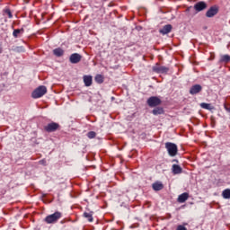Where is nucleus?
I'll return each instance as SVG.
<instances>
[{"label":"nucleus","mask_w":230,"mask_h":230,"mask_svg":"<svg viewBox=\"0 0 230 230\" xmlns=\"http://www.w3.org/2000/svg\"><path fill=\"white\" fill-rule=\"evenodd\" d=\"M60 218H62V214L59 211H56L54 214L47 216L44 222L46 224H57Z\"/></svg>","instance_id":"nucleus-1"},{"label":"nucleus","mask_w":230,"mask_h":230,"mask_svg":"<svg viewBox=\"0 0 230 230\" xmlns=\"http://www.w3.org/2000/svg\"><path fill=\"white\" fill-rule=\"evenodd\" d=\"M165 148L171 157H175V155H177V153L179 152L177 145L172 142H166Z\"/></svg>","instance_id":"nucleus-2"},{"label":"nucleus","mask_w":230,"mask_h":230,"mask_svg":"<svg viewBox=\"0 0 230 230\" xmlns=\"http://www.w3.org/2000/svg\"><path fill=\"white\" fill-rule=\"evenodd\" d=\"M48 93V88H46V86L41 85L39 86L38 88H36L32 93H31V97L34 99L37 98H42V96H44V94H46Z\"/></svg>","instance_id":"nucleus-3"},{"label":"nucleus","mask_w":230,"mask_h":230,"mask_svg":"<svg viewBox=\"0 0 230 230\" xmlns=\"http://www.w3.org/2000/svg\"><path fill=\"white\" fill-rule=\"evenodd\" d=\"M163 103V101L157 96H152L147 99V105L149 107H159Z\"/></svg>","instance_id":"nucleus-4"},{"label":"nucleus","mask_w":230,"mask_h":230,"mask_svg":"<svg viewBox=\"0 0 230 230\" xmlns=\"http://www.w3.org/2000/svg\"><path fill=\"white\" fill-rule=\"evenodd\" d=\"M60 128V124L56 122L49 123L47 126H44V130L46 132H56V130H58Z\"/></svg>","instance_id":"nucleus-5"},{"label":"nucleus","mask_w":230,"mask_h":230,"mask_svg":"<svg viewBox=\"0 0 230 230\" xmlns=\"http://www.w3.org/2000/svg\"><path fill=\"white\" fill-rule=\"evenodd\" d=\"M170 71V68L167 66H163L159 63H156L155 66H153V72L154 73H168Z\"/></svg>","instance_id":"nucleus-6"},{"label":"nucleus","mask_w":230,"mask_h":230,"mask_svg":"<svg viewBox=\"0 0 230 230\" xmlns=\"http://www.w3.org/2000/svg\"><path fill=\"white\" fill-rule=\"evenodd\" d=\"M218 6L217 5H214L211 6L206 13V17H215V15H217V13H218Z\"/></svg>","instance_id":"nucleus-7"},{"label":"nucleus","mask_w":230,"mask_h":230,"mask_svg":"<svg viewBox=\"0 0 230 230\" xmlns=\"http://www.w3.org/2000/svg\"><path fill=\"white\" fill-rule=\"evenodd\" d=\"M82 60V55L78 53H74L70 56L69 61L71 64H78Z\"/></svg>","instance_id":"nucleus-8"},{"label":"nucleus","mask_w":230,"mask_h":230,"mask_svg":"<svg viewBox=\"0 0 230 230\" xmlns=\"http://www.w3.org/2000/svg\"><path fill=\"white\" fill-rule=\"evenodd\" d=\"M206 8H208V4H206V2H198L194 5V9L196 10V12H202L206 10Z\"/></svg>","instance_id":"nucleus-9"},{"label":"nucleus","mask_w":230,"mask_h":230,"mask_svg":"<svg viewBox=\"0 0 230 230\" xmlns=\"http://www.w3.org/2000/svg\"><path fill=\"white\" fill-rule=\"evenodd\" d=\"M172 30H173V26H172V24H167L159 31V33H161L162 35H168V33H170Z\"/></svg>","instance_id":"nucleus-10"},{"label":"nucleus","mask_w":230,"mask_h":230,"mask_svg":"<svg viewBox=\"0 0 230 230\" xmlns=\"http://www.w3.org/2000/svg\"><path fill=\"white\" fill-rule=\"evenodd\" d=\"M202 91V85L194 84L190 89V94H199Z\"/></svg>","instance_id":"nucleus-11"},{"label":"nucleus","mask_w":230,"mask_h":230,"mask_svg":"<svg viewBox=\"0 0 230 230\" xmlns=\"http://www.w3.org/2000/svg\"><path fill=\"white\" fill-rule=\"evenodd\" d=\"M188 199H190V193L184 192V193L181 194V195L178 197L177 202H179L180 204H182V203H184L185 201H187Z\"/></svg>","instance_id":"nucleus-12"},{"label":"nucleus","mask_w":230,"mask_h":230,"mask_svg":"<svg viewBox=\"0 0 230 230\" xmlns=\"http://www.w3.org/2000/svg\"><path fill=\"white\" fill-rule=\"evenodd\" d=\"M83 80L86 87H91L93 85V76L84 75Z\"/></svg>","instance_id":"nucleus-13"},{"label":"nucleus","mask_w":230,"mask_h":230,"mask_svg":"<svg viewBox=\"0 0 230 230\" xmlns=\"http://www.w3.org/2000/svg\"><path fill=\"white\" fill-rule=\"evenodd\" d=\"M152 188L155 191H161L164 188V185L161 181H156L153 183Z\"/></svg>","instance_id":"nucleus-14"},{"label":"nucleus","mask_w":230,"mask_h":230,"mask_svg":"<svg viewBox=\"0 0 230 230\" xmlns=\"http://www.w3.org/2000/svg\"><path fill=\"white\" fill-rule=\"evenodd\" d=\"M22 33H24V29H16L13 31V37H14V39H19Z\"/></svg>","instance_id":"nucleus-15"},{"label":"nucleus","mask_w":230,"mask_h":230,"mask_svg":"<svg viewBox=\"0 0 230 230\" xmlns=\"http://www.w3.org/2000/svg\"><path fill=\"white\" fill-rule=\"evenodd\" d=\"M172 173L177 175L179 173H182V167L181 165L173 164L172 165Z\"/></svg>","instance_id":"nucleus-16"},{"label":"nucleus","mask_w":230,"mask_h":230,"mask_svg":"<svg viewBox=\"0 0 230 230\" xmlns=\"http://www.w3.org/2000/svg\"><path fill=\"white\" fill-rule=\"evenodd\" d=\"M219 62L221 64H229L230 62V56L229 55H223L220 57Z\"/></svg>","instance_id":"nucleus-17"},{"label":"nucleus","mask_w":230,"mask_h":230,"mask_svg":"<svg viewBox=\"0 0 230 230\" xmlns=\"http://www.w3.org/2000/svg\"><path fill=\"white\" fill-rule=\"evenodd\" d=\"M152 113L155 116H158L159 114H164V110L161 107H157V108L153 110Z\"/></svg>","instance_id":"nucleus-18"},{"label":"nucleus","mask_w":230,"mask_h":230,"mask_svg":"<svg viewBox=\"0 0 230 230\" xmlns=\"http://www.w3.org/2000/svg\"><path fill=\"white\" fill-rule=\"evenodd\" d=\"M53 54L56 56V57H62L64 56V49H60V48H58V49H55L53 50Z\"/></svg>","instance_id":"nucleus-19"},{"label":"nucleus","mask_w":230,"mask_h":230,"mask_svg":"<svg viewBox=\"0 0 230 230\" xmlns=\"http://www.w3.org/2000/svg\"><path fill=\"white\" fill-rule=\"evenodd\" d=\"M94 80L97 84H103V81L105 80V77H103L102 75H96L94 77Z\"/></svg>","instance_id":"nucleus-20"},{"label":"nucleus","mask_w":230,"mask_h":230,"mask_svg":"<svg viewBox=\"0 0 230 230\" xmlns=\"http://www.w3.org/2000/svg\"><path fill=\"white\" fill-rule=\"evenodd\" d=\"M83 217H84V218H87L88 222H93V212H84Z\"/></svg>","instance_id":"nucleus-21"},{"label":"nucleus","mask_w":230,"mask_h":230,"mask_svg":"<svg viewBox=\"0 0 230 230\" xmlns=\"http://www.w3.org/2000/svg\"><path fill=\"white\" fill-rule=\"evenodd\" d=\"M200 107L202 109H206L207 111H213V109H214L213 105H211L209 103H206V102L201 103Z\"/></svg>","instance_id":"nucleus-22"},{"label":"nucleus","mask_w":230,"mask_h":230,"mask_svg":"<svg viewBox=\"0 0 230 230\" xmlns=\"http://www.w3.org/2000/svg\"><path fill=\"white\" fill-rule=\"evenodd\" d=\"M222 196L224 199H230V189L223 190Z\"/></svg>","instance_id":"nucleus-23"},{"label":"nucleus","mask_w":230,"mask_h":230,"mask_svg":"<svg viewBox=\"0 0 230 230\" xmlns=\"http://www.w3.org/2000/svg\"><path fill=\"white\" fill-rule=\"evenodd\" d=\"M4 15H7L9 19H12V17H13V14H12V11L9 8L4 9Z\"/></svg>","instance_id":"nucleus-24"},{"label":"nucleus","mask_w":230,"mask_h":230,"mask_svg":"<svg viewBox=\"0 0 230 230\" xmlns=\"http://www.w3.org/2000/svg\"><path fill=\"white\" fill-rule=\"evenodd\" d=\"M225 109L230 112V96L226 98V102H225Z\"/></svg>","instance_id":"nucleus-25"},{"label":"nucleus","mask_w":230,"mask_h":230,"mask_svg":"<svg viewBox=\"0 0 230 230\" xmlns=\"http://www.w3.org/2000/svg\"><path fill=\"white\" fill-rule=\"evenodd\" d=\"M87 137H88L89 139H94V137H96V132H94V131H89V132L87 133Z\"/></svg>","instance_id":"nucleus-26"},{"label":"nucleus","mask_w":230,"mask_h":230,"mask_svg":"<svg viewBox=\"0 0 230 230\" xmlns=\"http://www.w3.org/2000/svg\"><path fill=\"white\" fill-rule=\"evenodd\" d=\"M176 230H188V228H186L184 226L180 225L177 226Z\"/></svg>","instance_id":"nucleus-27"},{"label":"nucleus","mask_w":230,"mask_h":230,"mask_svg":"<svg viewBox=\"0 0 230 230\" xmlns=\"http://www.w3.org/2000/svg\"><path fill=\"white\" fill-rule=\"evenodd\" d=\"M0 53H3V49L1 48V45H0Z\"/></svg>","instance_id":"nucleus-28"}]
</instances>
